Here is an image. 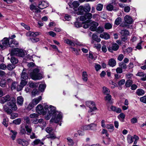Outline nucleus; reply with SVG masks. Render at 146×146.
<instances>
[{
    "instance_id": "nucleus-35",
    "label": "nucleus",
    "mask_w": 146,
    "mask_h": 146,
    "mask_svg": "<svg viewBox=\"0 0 146 146\" xmlns=\"http://www.w3.org/2000/svg\"><path fill=\"white\" fill-rule=\"evenodd\" d=\"M106 127L109 130V131L110 132H112L114 130V127L113 125H108Z\"/></svg>"
},
{
    "instance_id": "nucleus-33",
    "label": "nucleus",
    "mask_w": 146,
    "mask_h": 146,
    "mask_svg": "<svg viewBox=\"0 0 146 146\" xmlns=\"http://www.w3.org/2000/svg\"><path fill=\"white\" fill-rule=\"evenodd\" d=\"M125 117V115L123 113H121L117 116L118 118L122 122L124 121Z\"/></svg>"
},
{
    "instance_id": "nucleus-22",
    "label": "nucleus",
    "mask_w": 146,
    "mask_h": 146,
    "mask_svg": "<svg viewBox=\"0 0 146 146\" xmlns=\"http://www.w3.org/2000/svg\"><path fill=\"white\" fill-rule=\"evenodd\" d=\"M39 123L42 124V125H40V127L42 130H43L46 125V121H44L43 119H39Z\"/></svg>"
},
{
    "instance_id": "nucleus-48",
    "label": "nucleus",
    "mask_w": 146,
    "mask_h": 146,
    "mask_svg": "<svg viewBox=\"0 0 146 146\" xmlns=\"http://www.w3.org/2000/svg\"><path fill=\"white\" fill-rule=\"evenodd\" d=\"M132 83L133 82L131 80H127L125 83V86L126 87H129L132 85Z\"/></svg>"
},
{
    "instance_id": "nucleus-47",
    "label": "nucleus",
    "mask_w": 146,
    "mask_h": 146,
    "mask_svg": "<svg viewBox=\"0 0 146 146\" xmlns=\"http://www.w3.org/2000/svg\"><path fill=\"white\" fill-rule=\"evenodd\" d=\"M6 84V81L4 79H2L0 82V86L2 88H4Z\"/></svg>"
},
{
    "instance_id": "nucleus-8",
    "label": "nucleus",
    "mask_w": 146,
    "mask_h": 146,
    "mask_svg": "<svg viewBox=\"0 0 146 146\" xmlns=\"http://www.w3.org/2000/svg\"><path fill=\"white\" fill-rule=\"evenodd\" d=\"M36 111L38 114H42L43 115L46 114V110H45L44 108H43L42 106L40 104H39L37 106Z\"/></svg>"
},
{
    "instance_id": "nucleus-49",
    "label": "nucleus",
    "mask_w": 146,
    "mask_h": 146,
    "mask_svg": "<svg viewBox=\"0 0 146 146\" xmlns=\"http://www.w3.org/2000/svg\"><path fill=\"white\" fill-rule=\"evenodd\" d=\"M17 83L15 82H13L11 86V88L12 90H13L16 89L17 88Z\"/></svg>"
},
{
    "instance_id": "nucleus-41",
    "label": "nucleus",
    "mask_w": 146,
    "mask_h": 146,
    "mask_svg": "<svg viewBox=\"0 0 146 146\" xmlns=\"http://www.w3.org/2000/svg\"><path fill=\"white\" fill-rule=\"evenodd\" d=\"M84 10L85 12H89L91 9V7L88 4H86L85 6Z\"/></svg>"
},
{
    "instance_id": "nucleus-37",
    "label": "nucleus",
    "mask_w": 146,
    "mask_h": 146,
    "mask_svg": "<svg viewBox=\"0 0 146 146\" xmlns=\"http://www.w3.org/2000/svg\"><path fill=\"white\" fill-rule=\"evenodd\" d=\"M38 85V83H33V82L29 83V86L31 88H36L37 87Z\"/></svg>"
},
{
    "instance_id": "nucleus-9",
    "label": "nucleus",
    "mask_w": 146,
    "mask_h": 146,
    "mask_svg": "<svg viewBox=\"0 0 146 146\" xmlns=\"http://www.w3.org/2000/svg\"><path fill=\"white\" fill-rule=\"evenodd\" d=\"M9 39L7 38H4L2 40V45L0 44V47L2 49H4L6 48V46H9Z\"/></svg>"
},
{
    "instance_id": "nucleus-1",
    "label": "nucleus",
    "mask_w": 146,
    "mask_h": 146,
    "mask_svg": "<svg viewBox=\"0 0 146 146\" xmlns=\"http://www.w3.org/2000/svg\"><path fill=\"white\" fill-rule=\"evenodd\" d=\"M15 102V99L11 97L9 95L1 98L0 99V103L2 104L7 102V104L4 106L3 109L8 114L11 113L12 110L16 111L17 110V107Z\"/></svg>"
},
{
    "instance_id": "nucleus-10",
    "label": "nucleus",
    "mask_w": 146,
    "mask_h": 146,
    "mask_svg": "<svg viewBox=\"0 0 146 146\" xmlns=\"http://www.w3.org/2000/svg\"><path fill=\"white\" fill-rule=\"evenodd\" d=\"M119 46L116 43H113L112 44L111 46H109L108 48V51L111 53L113 52V51H116L119 49Z\"/></svg>"
},
{
    "instance_id": "nucleus-14",
    "label": "nucleus",
    "mask_w": 146,
    "mask_h": 146,
    "mask_svg": "<svg viewBox=\"0 0 146 146\" xmlns=\"http://www.w3.org/2000/svg\"><path fill=\"white\" fill-rule=\"evenodd\" d=\"M17 142L23 146H27L29 144L28 141L23 139H19L17 140Z\"/></svg>"
},
{
    "instance_id": "nucleus-21",
    "label": "nucleus",
    "mask_w": 146,
    "mask_h": 146,
    "mask_svg": "<svg viewBox=\"0 0 146 146\" xmlns=\"http://www.w3.org/2000/svg\"><path fill=\"white\" fill-rule=\"evenodd\" d=\"M69 48L70 50L76 55H79V52L80 51V49H76L72 47H70Z\"/></svg>"
},
{
    "instance_id": "nucleus-15",
    "label": "nucleus",
    "mask_w": 146,
    "mask_h": 146,
    "mask_svg": "<svg viewBox=\"0 0 146 146\" xmlns=\"http://www.w3.org/2000/svg\"><path fill=\"white\" fill-rule=\"evenodd\" d=\"M48 6V3L44 1H42L39 2L38 7L41 9H44Z\"/></svg>"
},
{
    "instance_id": "nucleus-34",
    "label": "nucleus",
    "mask_w": 146,
    "mask_h": 146,
    "mask_svg": "<svg viewBox=\"0 0 146 146\" xmlns=\"http://www.w3.org/2000/svg\"><path fill=\"white\" fill-rule=\"evenodd\" d=\"M82 79L84 81L86 82L88 80V75L86 72H83L82 73Z\"/></svg>"
},
{
    "instance_id": "nucleus-5",
    "label": "nucleus",
    "mask_w": 146,
    "mask_h": 146,
    "mask_svg": "<svg viewBox=\"0 0 146 146\" xmlns=\"http://www.w3.org/2000/svg\"><path fill=\"white\" fill-rule=\"evenodd\" d=\"M10 54L11 56L15 55L21 57L24 56L25 55V53L23 50L18 48L12 49Z\"/></svg>"
},
{
    "instance_id": "nucleus-59",
    "label": "nucleus",
    "mask_w": 146,
    "mask_h": 146,
    "mask_svg": "<svg viewBox=\"0 0 146 146\" xmlns=\"http://www.w3.org/2000/svg\"><path fill=\"white\" fill-rule=\"evenodd\" d=\"M40 142V140L38 139H36L32 143V145H36L39 144Z\"/></svg>"
},
{
    "instance_id": "nucleus-26",
    "label": "nucleus",
    "mask_w": 146,
    "mask_h": 146,
    "mask_svg": "<svg viewBox=\"0 0 146 146\" xmlns=\"http://www.w3.org/2000/svg\"><path fill=\"white\" fill-rule=\"evenodd\" d=\"M23 98L21 96L18 97L17 99V103L18 105L21 106L23 102Z\"/></svg>"
},
{
    "instance_id": "nucleus-23",
    "label": "nucleus",
    "mask_w": 146,
    "mask_h": 146,
    "mask_svg": "<svg viewBox=\"0 0 146 146\" xmlns=\"http://www.w3.org/2000/svg\"><path fill=\"white\" fill-rule=\"evenodd\" d=\"M30 9L33 11L35 13H39L40 12V10L37 8L35 5L32 4L30 6Z\"/></svg>"
},
{
    "instance_id": "nucleus-57",
    "label": "nucleus",
    "mask_w": 146,
    "mask_h": 146,
    "mask_svg": "<svg viewBox=\"0 0 146 146\" xmlns=\"http://www.w3.org/2000/svg\"><path fill=\"white\" fill-rule=\"evenodd\" d=\"M27 83V81L25 80H21V82H20V84L23 86L24 87Z\"/></svg>"
},
{
    "instance_id": "nucleus-40",
    "label": "nucleus",
    "mask_w": 146,
    "mask_h": 146,
    "mask_svg": "<svg viewBox=\"0 0 146 146\" xmlns=\"http://www.w3.org/2000/svg\"><path fill=\"white\" fill-rule=\"evenodd\" d=\"M122 19L120 17H117L115 20L114 23L117 25H119L122 21Z\"/></svg>"
},
{
    "instance_id": "nucleus-52",
    "label": "nucleus",
    "mask_w": 146,
    "mask_h": 146,
    "mask_svg": "<svg viewBox=\"0 0 146 146\" xmlns=\"http://www.w3.org/2000/svg\"><path fill=\"white\" fill-rule=\"evenodd\" d=\"M47 114L45 116V118L46 120H49L52 116H53V115L51 114V113H49L48 111H47V113H46Z\"/></svg>"
},
{
    "instance_id": "nucleus-45",
    "label": "nucleus",
    "mask_w": 146,
    "mask_h": 146,
    "mask_svg": "<svg viewBox=\"0 0 146 146\" xmlns=\"http://www.w3.org/2000/svg\"><path fill=\"white\" fill-rule=\"evenodd\" d=\"M11 62L13 64H14L17 63L18 62L17 59H16L15 57H11Z\"/></svg>"
},
{
    "instance_id": "nucleus-42",
    "label": "nucleus",
    "mask_w": 146,
    "mask_h": 146,
    "mask_svg": "<svg viewBox=\"0 0 146 146\" xmlns=\"http://www.w3.org/2000/svg\"><path fill=\"white\" fill-rule=\"evenodd\" d=\"M137 94L139 96L143 95L145 93L144 91L141 89H138L136 92Z\"/></svg>"
},
{
    "instance_id": "nucleus-39",
    "label": "nucleus",
    "mask_w": 146,
    "mask_h": 146,
    "mask_svg": "<svg viewBox=\"0 0 146 146\" xmlns=\"http://www.w3.org/2000/svg\"><path fill=\"white\" fill-rule=\"evenodd\" d=\"M46 88V85L44 84H40L39 87V90L41 92L43 91Z\"/></svg>"
},
{
    "instance_id": "nucleus-7",
    "label": "nucleus",
    "mask_w": 146,
    "mask_h": 146,
    "mask_svg": "<svg viewBox=\"0 0 146 146\" xmlns=\"http://www.w3.org/2000/svg\"><path fill=\"white\" fill-rule=\"evenodd\" d=\"M96 125L94 123H92L89 125L83 126L82 129L83 131L87 130H96Z\"/></svg>"
},
{
    "instance_id": "nucleus-20",
    "label": "nucleus",
    "mask_w": 146,
    "mask_h": 146,
    "mask_svg": "<svg viewBox=\"0 0 146 146\" xmlns=\"http://www.w3.org/2000/svg\"><path fill=\"white\" fill-rule=\"evenodd\" d=\"M77 9H78V11L77 12V14L78 15H82L84 14L85 10L83 6H80Z\"/></svg>"
},
{
    "instance_id": "nucleus-17",
    "label": "nucleus",
    "mask_w": 146,
    "mask_h": 146,
    "mask_svg": "<svg viewBox=\"0 0 146 146\" xmlns=\"http://www.w3.org/2000/svg\"><path fill=\"white\" fill-rule=\"evenodd\" d=\"M98 25V23L95 22H93L92 23L91 25V27L90 29L92 31H97V27Z\"/></svg>"
},
{
    "instance_id": "nucleus-44",
    "label": "nucleus",
    "mask_w": 146,
    "mask_h": 146,
    "mask_svg": "<svg viewBox=\"0 0 146 146\" xmlns=\"http://www.w3.org/2000/svg\"><path fill=\"white\" fill-rule=\"evenodd\" d=\"M15 67V66L13 64H9L7 66V68L9 70H11Z\"/></svg>"
},
{
    "instance_id": "nucleus-50",
    "label": "nucleus",
    "mask_w": 146,
    "mask_h": 146,
    "mask_svg": "<svg viewBox=\"0 0 146 146\" xmlns=\"http://www.w3.org/2000/svg\"><path fill=\"white\" fill-rule=\"evenodd\" d=\"M31 42L33 43L36 42L40 40L39 38L36 37L31 38H30Z\"/></svg>"
},
{
    "instance_id": "nucleus-12",
    "label": "nucleus",
    "mask_w": 146,
    "mask_h": 146,
    "mask_svg": "<svg viewBox=\"0 0 146 146\" xmlns=\"http://www.w3.org/2000/svg\"><path fill=\"white\" fill-rule=\"evenodd\" d=\"M108 109L109 111H113L117 113H120L121 111V110L120 108H117L113 106H111L110 107H108Z\"/></svg>"
},
{
    "instance_id": "nucleus-19",
    "label": "nucleus",
    "mask_w": 146,
    "mask_h": 146,
    "mask_svg": "<svg viewBox=\"0 0 146 146\" xmlns=\"http://www.w3.org/2000/svg\"><path fill=\"white\" fill-rule=\"evenodd\" d=\"M105 100L107 103L112 104L113 102V99L111 96L110 94L106 95L104 98Z\"/></svg>"
},
{
    "instance_id": "nucleus-29",
    "label": "nucleus",
    "mask_w": 146,
    "mask_h": 146,
    "mask_svg": "<svg viewBox=\"0 0 146 146\" xmlns=\"http://www.w3.org/2000/svg\"><path fill=\"white\" fill-rule=\"evenodd\" d=\"M28 78L27 75L25 72V70H23L21 75V79L26 80Z\"/></svg>"
},
{
    "instance_id": "nucleus-58",
    "label": "nucleus",
    "mask_w": 146,
    "mask_h": 146,
    "mask_svg": "<svg viewBox=\"0 0 146 146\" xmlns=\"http://www.w3.org/2000/svg\"><path fill=\"white\" fill-rule=\"evenodd\" d=\"M119 66L122 69H125L127 68V65L125 63L121 62L119 64Z\"/></svg>"
},
{
    "instance_id": "nucleus-13",
    "label": "nucleus",
    "mask_w": 146,
    "mask_h": 146,
    "mask_svg": "<svg viewBox=\"0 0 146 146\" xmlns=\"http://www.w3.org/2000/svg\"><path fill=\"white\" fill-rule=\"evenodd\" d=\"M92 17V14L90 13H88L85 14L84 16H80V20L82 21L86 20L87 19H91Z\"/></svg>"
},
{
    "instance_id": "nucleus-11",
    "label": "nucleus",
    "mask_w": 146,
    "mask_h": 146,
    "mask_svg": "<svg viewBox=\"0 0 146 146\" xmlns=\"http://www.w3.org/2000/svg\"><path fill=\"white\" fill-rule=\"evenodd\" d=\"M68 5L71 8H73L75 11H76L80 4L78 1H75L72 3H69Z\"/></svg>"
},
{
    "instance_id": "nucleus-28",
    "label": "nucleus",
    "mask_w": 146,
    "mask_h": 146,
    "mask_svg": "<svg viewBox=\"0 0 146 146\" xmlns=\"http://www.w3.org/2000/svg\"><path fill=\"white\" fill-rule=\"evenodd\" d=\"M10 131L12 133H10V135H11V137L12 140H14L15 139L17 133L15 131H13V130H11Z\"/></svg>"
},
{
    "instance_id": "nucleus-51",
    "label": "nucleus",
    "mask_w": 146,
    "mask_h": 146,
    "mask_svg": "<svg viewBox=\"0 0 146 146\" xmlns=\"http://www.w3.org/2000/svg\"><path fill=\"white\" fill-rule=\"evenodd\" d=\"M25 128L26 129V130L27 133H30L32 131V128L31 127L29 126L28 125H26L25 126Z\"/></svg>"
},
{
    "instance_id": "nucleus-18",
    "label": "nucleus",
    "mask_w": 146,
    "mask_h": 146,
    "mask_svg": "<svg viewBox=\"0 0 146 146\" xmlns=\"http://www.w3.org/2000/svg\"><path fill=\"white\" fill-rule=\"evenodd\" d=\"M125 22L128 24H130L133 22L132 18L129 16L127 15L124 17Z\"/></svg>"
},
{
    "instance_id": "nucleus-25",
    "label": "nucleus",
    "mask_w": 146,
    "mask_h": 146,
    "mask_svg": "<svg viewBox=\"0 0 146 146\" xmlns=\"http://www.w3.org/2000/svg\"><path fill=\"white\" fill-rule=\"evenodd\" d=\"M108 65L110 66L114 67L116 65V61L113 58L110 59L109 60Z\"/></svg>"
},
{
    "instance_id": "nucleus-4",
    "label": "nucleus",
    "mask_w": 146,
    "mask_h": 146,
    "mask_svg": "<svg viewBox=\"0 0 146 146\" xmlns=\"http://www.w3.org/2000/svg\"><path fill=\"white\" fill-rule=\"evenodd\" d=\"M86 106L90 108L88 112V115H92L93 114L92 112L95 110H97V108L94 102L91 101H88L86 102Z\"/></svg>"
},
{
    "instance_id": "nucleus-38",
    "label": "nucleus",
    "mask_w": 146,
    "mask_h": 146,
    "mask_svg": "<svg viewBox=\"0 0 146 146\" xmlns=\"http://www.w3.org/2000/svg\"><path fill=\"white\" fill-rule=\"evenodd\" d=\"M120 33L122 36H124L125 35H129V32L128 30L124 29L121 30L120 32Z\"/></svg>"
},
{
    "instance_id": "nucleus-32",
    "label": "nucleus",
    "mask_w": 146,
    "mask_h": 146,
    "mask_svg": "<svg viewBox=\"0 0 146 146\" xmlns=\"http://www.w3.org/2000/svg\"><path fill=\"white\" fill-rule=\"evenodd\" d=\"M102 92L105 94L106 95L110 94V91L108 88L104 86L103 88Z\"/></svg>"
},
{
    "instance_id": "nucleus-53",
    "label": "nucleus",
    "mask_w": 146,
    "mask_h": 146,
    "mask_svg": "<svg viewBox=\"0 0 146 146\" xmlns=\"http://www.w3.org/2000/svg\"><path fill=\"white\" fill-rule=\"evenodd\" d=\"M21 120L20 118H18L13 121V123L16 125H19L21 122Z\"/></svg>"
},
{
    "instance_id": "nucleus-2",
    "label": "nucleus",
    "mask_w": 146,
    "mask_h": 146,
    "mask_svg": "<svg viewBox=\"0 0 146 146\" xmlns=\"http://www.w3.org/2000/svg\"><path fill=\"white\" fill-rule=\"evenodd\" d=\"M45 110H46V113L47 111L53 115L50 122H54L57 123L61 122L62 119V114L61 112L56 111V108L55 107L50 105H45L44 106Z\"/></svg>"
},
{
    "instance_id": "nucleus-24",
    "label": "nucleus",
    "mask_w": 146,
    "mask_h": 146,
    "mask_svg": "<svg viewBox=\"0 0 146 146\" xmlns=\"http://www.w3.org/2000/svg\"><path fill=\"white\" fill-rule=\"evenodd\" d=\"M102 31L101 29V32ZM101 38H103L105 39H108L110 38L109 35L107 33L101 32Z\"/></svg>"
},
{
    "instance_id": "nucleus-30",
    "label": "nucleus",
    "mask_w": 146,
    "mask_h": 146,
    "mask_svg": "<svg viewBox=\"0 0 146 146\" xmlns=\"http://www.w3.org/2000/svg\"><path fill=\"white\" fill-rule=\"evenodd\" d=\"M133 137L130 135H128L127 136V140L129 143L131 144L133 141Z\"/></svg>"
},
{
    "instance_id": "nucleus-27",
    "label": "nucleus",
    "mask_w": 146,
    "mask_h": 146,
    "mask_svg": "<svg viewBox=\"0 0 146 146\" xmlns=\"http://www.w3.org/2000/svg\"><path fill=\"white\" fill-rule=\"evenodd\" d=\"M42 99L41 96H39L37 98L34 99L32 101V103L33 105H36Z\"/></svg>"
},
{
    "instance_id": "nucleus-55",
    "label": "nucleus",
    "mask_w": 146,
    "mask_h": 146,
    "mask_svg": "<svg viewBox=\"0 0 146 146\" xmlns=\"http://www.w3.org/2000/svg\"><path fill=\"white\" fill-rule=\"evenodd\" d=\"M113 8V6L111 4L108 5L106 6V9L109 11H112Z\"/></svg>"
},
{
    "instance_id": "nucleus-62",
    "label": "nucleus",
    "mask_w": 146,
    "mask_h": 146,
    "mask_svg": "<svg viewBox=\"0 0 146 146\" xmlns=\"http://www.w3.org/2000/svg\"><path fill=\"white\" fill-rule=\"evenodd\" d=\"M21 25L23 27L25 28L27 30H30V27L29 26L27 25H26L23 23H21Z\"/></svg>"
},
{
    "instance_id": "nucleus-64",
    "label": "nucleus",
    "mask_w": 146,
    "mask_h": 146,
    "mask_svg": "<svg viewBox=\"0 0 146 146\" xmlns=\"http://www.w3.org/2000/svg\"><path fill=\"white\" fill-rule=\"evenodd\" d=\"M140 100L141 102L146 103V96L141 98Z\"/></svg>"
},
{
    "instance_id": "nucleus-31",
    "label": "nucleus",
    "mask_w": 146,
    "mask_h": 146,
    "mask_svg": "<svg viewBox=\"0 0 146 146\" xmlns=\"http://www.w3.org/2000/svg\"><path fill=\"white\" fill-rule=\"evenodd\" d=\"M65 43L70 45L72 46H75L74 43L71 40L68 39H66L64 40Z\"/></svg>"
},
{
    "instance_id": "nucleus-3",
    "label": "nucleus",
    "mask_w": 146,
    "mask_h": 146,
    "mask_svg": "<svg viewBox=\"0 0 146 146\" xmlns=\"http://www.w3.org/2000/svg\"><path fill=\"white\" fill-rule=\"evenodd\" d=\"M40 70L38 68H35L33 70L32 72L30 73V76L34 80H40L42 78V75L40 73Z\"/></svg>"
},
{
    "instance_id": "nucleus-54",
    "label": "nucleus",
    "mask_w": 146,
    "mask_h": 146,
    "mask_svg": "<svg viewBox=\"0 0 146 146\" xmlns=\"http://www.w3.org/2000/svg\"><path fill=\"white\" fill-rule=\"evenodd\" d=\"M112 27V25L110 23H107L105 25V28L107 29H109L111 28Z\"/></svg>"
},
{
    "instance_id": "nucleus-63",
    "label": "nucleus",
    "mask_w": 146,
    "mask_h": 146,
    "mask_svg": "<svg viewBox=\"0 0 146 146\" xmlns=\"http://www.w3.org/2000/svg\"><path fill=\"white\" fill-rule=\"evenodd\" d=\"M24 121L27 124H29L30 123V119L29 117L26 116L23 118Z\"/></svg>"
},
{
    "instance_id": "nucleus-60",
    "label": "nucleus",
    "mask_w": 146,
    "mask_h": 146,
    "mask_svg": "<svg viewBox=\"0 0 146 146\" xmlns=\"http://www.w3.org/2000/svg\"><path fill=\"white\" fill-rule=\"evenodd\" d=\"M26 35L27 36H34V32L29 31L26 33Z\"/></svg>"
},
{
    "instance_id": "nucleus-16",
    "label": "nucleus",
    "mask_w": 146,
    "mask_h": 146,
    "mask_svg": "<svg viewBox=\"0 0 146 146\" xmlns=\"http://www.w3.org/2000/svg\"><path fill=\"white\" fill-rule=\"evenodd\" d=\"M19 46L18 42L16 41L15 40H13L11 41L9 44V46L12 48L15 47H18Z\"/></svg>"
},
{
    "instance_id": "nucleus-43",
    "label": "nucleus",
    "mask_w": 146,
    "mask_h": 146,
    "mask_svg": "<svg viewBox=\"0 0 146 146\" xmlns=\"http://www.w3.org/2000/svg\"><path fill=\"white\" fill-rule=\"evenodd\" d=\"M46 137L47 138H50L51 139H55L56 138V136L53 133H50L49 134L46 135Z\"/></svg>"
},
{
    "instance_id": "nucleus-56",
    "label": "nucleus",
    "mask_w": 146,
    "mask_h": 146,
    "mask_svg": "<svg viewBox=\"0 0 146 146\" xmlns=\"http://www.w3.org/2000/svg\"><path fill=\"white\" fill-rule=\"evenodd\" d=\"M87 23H85L83 25V27L85 29H87L90 26V23H89L90 21L89 20H87Z\"/></svg>"
},
{
    "instance_id": "nucleus-46",
    "label": "nucleus",
    "mask_w": 146,
    "mask_h": 146,
    "mask_svg": "<svg viewBox=\"0 0 146 146\" xmlns=\"http://www.w3.org/2000/svg\"><path fill=\"white\" fill-rule=\"evenodd\" d=\"M45 130L48 133L50 134L52 133H53L54 129L52 127H47L46 128Z\"/></svg>"
},
{
    "instance_id": "nucleus-36",
    "label": "nucleus",
    "mask_w": 146,
    "mask_h": 146,
    "mask_svg": "<svg viewBox=\"0 0 146 146\" xmlns=\"http://www.w3.org/2000/svg\"><path fill=\"white\" fill-rule=\"evenodd\" d=\"M68 145L70 146H73L74 144V142L73 140L70 137L67 138Z\"/></svg>"
},
{
    "instance_id": "nucleus-61",
    "label": "nucleus",
    "mask_w": 146,
    "mask_h": 146,
    "mask_svg": "<svg viewBox=\"0 0 146 146\" xmlns=\"http://www.w3.org/2000/svg\"><path fill=\"white\" fill-rule=\"evenodd\" d=\"M94 47L96 48L98 51H100V45L99 43L95 44Z\"/></svg>"
},
{
    "instance_id": "nucleus-6",
    "label": "nucleus",
    "mask_w": 146,
    "mask_h": 146,
    "mask_svg": "<svg viewBox=\"0 0 146 146\" xmlns=\"http://www.w3.org/2000/svg\"><path fill=\"white\" fill-rule=\"evenodd\" d=\"M100 28L99 27L96 31V32L92 35V38L94 40L97 42H99L100 41Z\"/></svg>"
}]
</instances>
